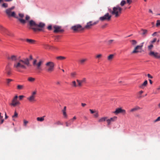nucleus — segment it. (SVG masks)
Returning <instances> with one entry per match:
<instances>
[{"mask_svg": "<svg viewBox=\"0 0 160 160\" xmlns=\"http://www.w3.org/2000/svg\"><path fill=\"white\" fill-rule=\"evenodd\" d=\"M71 85L72 87H78V84H76V82L75 81H73L72 82L71 84Z\"/></svg>", "mask_w": 160, "mask_h": 160, "instance_id": "obj_28", "label": "nucleus"}, {"mask_svg": "<svg viewBox=\"0 0 160 160\" xmlns=\"http://www.w3.org/2000/svg\"><path fill=\"white\" fill-rule=\"evenodd\" d=\"M125 3H126V1H125L122 0L120 3V5L122 6H123L124 5V4H125Z\"/></svg>", "mask_w": 160, "mask_h": 160, "instance_id": "obj_42", "label": "nucleus"}, {"mask_svg": "<svg viewBox=\"0 0 160 160\" xmlns=\"http://www.w3.org/2000/svg\"><path fill=\"white\" fill-rule=\"evenodd\" d=\"M17 89H24V86L22 85H18L17 86Z\"/></svg>", "mask_w": 160, "mask_h": 160, "instance_id": "obj_36", "label": "nucleus"}, {"mask_svg": "<svg viewBox=\"0 0 160 160\" xmlns=\"http://www.w3.org/2000/svg\"><path fill=\"white\" fill-rule=\"evenodd\" d=\"M37 62V60L34 59L33 62V65L36 67V70L39 72L40 71L42 70L41 66L43 63V61L42 60H40L38 63Z\"/></svg>", "mask_w": 160, "mask_h": 160, "instance_id": "obj_6", "label": "nucleus"}, {"mask_svg": "<svg viewBox=\"0 0 160 160\" xmlns=\"http://www.w3.org/2000/svg\"><path fill=\"white\" fill-rule=\"evenodd\" d=\"M141 31L142 32V35L143 36H145L148 32V30L146 29H142Z\"/></svg>", "mask_w": 160, "mask_h": 160, "instance_id": "obj_23", "label": "nucleus"}, {"mask_svg": "<svg viewBox=\"0 0 160 160\" xmlns=\"http://www.w3.org/2000/svg\"><path fill=\"white\" fill-rule=\"evenodd\" d=\"M98 22V20L94 22H93L92 21H90L87 23L84 28V29H89L91 28L93 26L97 24Z\"/></svg>", "mask_w": 160, "mask_h": 160, "instance_id": "obj_9", "label": "nucleus"}, {"mask_svg": "<svg viewBox=\"0 0 160 160\" xmlns=\"http://www.w3.org/2000/svg\"><path fill=\"white\" fill-rule=\"evenodd\" d=\"M28 121L25 120H23V125L25 126H26L27 124L28 123Z\"/></svg>", "mask_w": 160, "mask_h": 160, "instance_id": "obj_43", "label": "nucleus"}, {"mask_svg": "<svg viewBox=\"0 0 160 160\" xmlns=\"http://www.w3.org/2000/svg\"><path fill=\"white\" fill-rule=\"evenodd\" d=\"M81 105L83 107L85 106L86 105V104L84 103H82Z\"/></svg>", "mask_w": 160, "mask_h": 160, "instance_id": "obj_60", "label": "nucleus"}, {"mask_svg": "<svg viewBox=\"0 0 160 160\" xmlns=\"http://www.w3.org/2000/svg\"><path fill=\"white\" fill-rule=\"evenodd\" d=\"M147 76L149 78H153V77L150 74H147Z\"/></svg>", "mask_w": 160, "mask_h": 160, "instance_id": "obj_52", "label": "nucleus"}, {"mask_svg": "<svg viewBox=\"0 0 160 160\" xmlns=\"http://www.w3.org/2000/svg\"><path fill=\"white\" fill-rule=\"evenodd\" d=\"M52 27L51 25H49L48 27V29L49 30H51L52 29Z\"/></svg>", "mask_w": 160, "mask_h": 160, "instance_id": "obj_54", "label": "nucleus"}, {"mask_svg": "<svg viewBox=\"0 0 160 160\" xmlns=\"http://www.w3.org/2000/svg\"><path fill=\"white\" fill-rule=\"evenodd\" d=\"M7 59L11 61H16L17 60V56L14 55H8L7 56Z\"/></svg>", "mask_w": 160, "mask_h": 160, "instance_id": "obj_15", "label": "nucleus"}, {"mask_svg": "<svg viewBox=\"0 0 160 160\" xmlns=\"http://www.w3.org/2000/svg\"><path fill=\"white\" fill-rule=\"evenodd\" d=\"M160 26V20H158L157 21V22L156 23V26L158 27Z\"/></svg>", "mask_w": 160, "mask_h": 160, "instance_id": "obj_41", "label": "nucleus"}, {"mask_svg": "<svg viewBox=\"0 0 160 160\" xmlns=\"http://www.w3.org/2000/svg\"><path fill=\"white\" fill-rule=\"evenodd\" d=\"M143 42L142 43V45H138L137 46L134 48L133 51L132 52V53H137L138 52H140L139 50H141L142 48V47L143 46Z\"/></svg>", "mask_w": 160, "mask_h": 160, "instance_id": "obj_18", "label": "nucleus"}, {"mask_svg": "<svg viewBox=\"0 0 160 160\" xmlns=\"http://www.w3.org/2000/svg\"><path fill=\"white\" fill-rule=\"evenodd\" d=\"M66 107L65 106L64 108L62 110L63 115L64 118H67V115L66 112Z\"/></svg>", "mask_w": 160, "mask_h": 160, "instance_id": "obj_24", "label": "nucleus"}, {"mask_svg": "<svg viewBox=\"0 0 160 160\" xmlns=\"http://www.w3.org/2000/svg\"><path fill=\"white\" fill-rule=\"evenodd\" d=\"M102 54H99L96 56L95 58L96 59H100L102 58Z\"/></svg>", "mask_w": 160, "mask_h": 160, "instance_id": "obj_37", "label": "nucleus"}, {"mask_svg": "<svg viewBox=\"0 0 160 160\" xmlns=\"http://www.w3.org/2000/svg\"><path fill=\"white\" fill-rule=\"evenodd\" d=\"M14 8H15V7L14 6H12V7H11L10 8H8V9H9L12 10Z\"/></svg>", "mask_w": 160, "mask_h": 160, "instance_id": "obj_58", "label": "nucleus"}, {"mask_svg": "<svg viewBox=\"0 0 160 160\" xmlns=\"http://www.w3.org/2000/svg\"><path fill=\"white\" fill-rule=\"evenodd\" d=\"M149 82H150V84H152V81L151 79H149Z\"/></svg>", "mask_w": 160, "mask_h": 160, "instance_id": "obj_61", "label": "nucleus"}, {"mask_svg": "<svg viewBox=\"0 0 160 160\" xmlns=\"http://www.w3.org/2000/svg\"><path fill=\"white\" fill-rule=\"evenodd\" d=\"M45 117V116H44L41 117H38L37 118V120L38 121L42 122L44 120V118Z\"/></svg>", "mask_w": 160, "mask_h": 160, "instance_id": "obj_26", "label": "nucleus"}, {"mask_svg": "<svg viewBox=\"0 0 160 160\" xmlns=\"http://www.w3.org/2000/svg\"><path fill=\"white\" fill-rule=\"evenodd\" d=\"M107 119H108V118L107 117H102L99 119L98 120V122H104L105 121H107Z\"/></svg>", "mask_w": 160, "mask_h": 160, "instance_id": "obj_25", "label": "nucleus"}, {"mask_svg": "<svg viewBox=\"0 0 160 160\" xmlns=\"http://www.w3.org/2000/svg\"><path fill=\"white\" fill-rule=\"evenodd\" d=\"M28 80L29 82H33L35 81V79L33 78L29 77L28 78Z\"/></svg>", "mask_w": 160, "mask_h": 160, "instance_id": "obj_33", "label": "nucleus"}, {"mask_svg": "<svg viewBox=\"0 0 160 160\" xmlns=\"http://www.w3.org/2000/svg\"><path fill=\"white\" fill-rule=\"evenodd\" d=\"M29 28L32 30L34 31H42L45 26V24L43 22H40L38 24L33 20H31L28 21Z\"/></svg>", "mask_w": 160, "mask_h": 160, "instance_id": "obj_3", "label": "nucleus"}, {"mask_svg": "<svg viewBox=\"0 0 160 160\" xmlns=\"http://www.w3.org/2000/svg\"><path fill=\"white\" fill-rule=\"evenodd\" d=\"M153 47V44L150 43V45L148 46V49L149 50H151L152 49Z\"/></svg>", "mask_w": 160, "mask_h": 160, "instance_id": "obj_40", "label": "nucleus"}, {"mask_svg": "<svg viewBox=\"0 0 160 160\" xmlns=\"http://www.w3.org/2000/svg\"><path fill=\"white\" fill-rule=\"evenodd\" d=\"M77 75V73L76 72H74L71 73V77L72 78H75Z\"/></svg>", "mask_w": 160, "mask_h": 160, "instance_id": "obj_34", "label": "nucleus"}, {"mask_svg": "<svg viewBox=\"0 0 160 160\" xmlns=\"http://www.w3.org/2000/svg\"><path fill=\"white\" fill-rule=\"evenodd\" d=\"M158 108L160 109V102L158 105Z\"/></svg>", "mask_w": 160, "mask_h": 160, "instance_id": "obj_63", "label": "nucleus"}, {"mask_svg": "<svg viewBox=\"0 0 160 160\" xmlns=\"http://www.w3.org/2000/svg\"><path fill=\"white\" fill-rule=\"evenodd\" d=\"M61 82L59 81H57L56 82V84L58 85H60L61 84Z\"/></svg>", "mask_w": 160, "mask_h": 160, "instance_id": "obj_49", "label": "nucleus"}, {"mask_svg": "<svg viewBox=\"0 0 160 160\" xmlns=\"http://www.w3.org/2000/svg\"><path fill=\"white\" fill-rule=\"evenodd\" d=\"M157 32H155L153 33V34H152V36H155L156 35V33Z\"/></svg>", "mask_w": 160, "mask_h": 160, "instance_id": "obj_62", "label": "nucleus"}, {"mask_svg": "<svg viewBox=\"0 0 160 160\" xmlns=\"http://www.w3.org/2000/svg\"><path fill=\"white\" fill-rule=\"evenodd\" d=\"M107 43L108 45H110L113 43H115V42L114 40H109L107 41Z\"/></svg>", "mask_w": 160, "mask_h": 160, "instance_id": "obj_29", "label": "nucleus"}, {"mask_svg": "<svg viewBox=\"0 0 160 160\" xmlns=\"http://www.w3.org/2000/svg\"><path fill=\"white\" fill-rule=\"evenodd\" d=\"M94 113V116L95 118H97L98 117V112L96 111Z\"/></svg>", "mask_w": 160, "mask_h": 160, "instance_id": "obj_47", "label": "nucleus"}, {"mask_svg": "<svg viewBox=\"0 0 160 160\" xmlns=\"http://www.w3.org/2000/svg\"><path fill=\"white\" fill-rule=\"evenodd\" d=\"M115 114H118L120 113H125L126 111L124 109H122L121 108H118L116 109V110L113 112Z\"/></svg>", "mask_w": 160, "mask_h": 160, "instance_id": "obj_20", "label": "nucleus"}, {"mask_svg": "<svg viewBox=\"0 0 160 160\" xmlns=\"http://www.w3.org/2000/svg\"><path fill=\"white\" fill-rule=\"evenodd\" d=\"M140 109V108L138 106H136L135 108H132L130 110V112H133L136 111Z\"/></svg>", "mask_w": 160, "mask_h": 160, "instance_id": "obj_27", "label": "nucleus"}, {"mask_svg": "<svg viewBox=\"0 0 160 160\" xmlns=\"http://www.w3.org/2000/svg\"><path fill=\"white\" fill-rule=\"evenodd\" d=\"M37 93L36 91L33 92L31 95L27 98V99L31 102H33L36 101L35 97Z\"/></svg>", "mask_w": 160, "mask_h": 160, "instance_id": "obj_11", "label": "nucleus"}, {"mask_svg": "<svg viewBox=\"0 0 160 160\" xmlns=\"http://www.w3.org/2000/svg\"><path fill=\"white\" fill-rule=\"evenodd\" d=\"M65 124H66V127H68V126H70L71 124V123H69L67 122H66Z\"/></svg>", "mask_w": 160, "mask_h": 160, "instance_id": "obj_51", "label": "nucleus"}, {"mask_svg": "<svg viewBox=\"0 0 160 160\" xmlns=\"http://www.w3.org/2000/svg\"><path fill=\"white\" fill-rule=\"evenodd\" d=\"M89 111L92 114H93L97 111L95 110H94L91 109H89Z\"/></svg>", "mask_w": 160, "mask_h": 160, "instance_id": "obj_48", "label": "nucleus"}, {"mask_svg": "<svg viewBox=\"0 0 160 160\" xmlns=\"http://www.w3.org/2000/svg\"><path fill=\"white\" fill-rule=\"evenodd\" d=\"M127 3L129 4H130L132 2V1L131 0H127Z\"/></svg>", "mask_w": 160, "mask_h": 160, "instance_id": "obj_56", "label": "nucleus"}, {"mask_svg": "<svg viewBox=\"0 0 160 160\" xmlns=\"http://www.w3.org/2000/svg\"><path fill=\"white\" fill-rule=\"evenodd\" d=\"M143 92L142 91H141L139 92V94L140 95ZM141 96H139V97H140Z\"/></svg>", "mask_w": 160, "mask_h": 160, "instance_id": "obj_57", "label": "nucleus"}, {"mask_svg": "<svg viewBox=\"0 0 160 160\" xmlns=\"http://www.w3.org/2000/svg\"><path fill=\"white\" fill-rule=\"evenodd\" d=\"M87 79L86 78H83L81 80L77 79L76 82L78 83V87H82L83 84L87 83Z\"/></svg>", "mask_w": 160, "mask_h": 160, "instance_id": "obj_13", "label": "nucleus"}, {"mask_svg": "<svg viewBox=\"0 0 160 160\" xmlns=\"http://www.w3.org/2000/svg\"><path fill=\"white\" fill-rule=\"evenodd\" d=\"M46 65L48 72H50L53 71L54 64L53 62H48L46 64Z\"/></svg>", "mask_w": 160, "mask_h": 160, "instance_id": "obj_7", "label": "nucleus"}, {"mask_svg": "<svg viewBox=\"0 0 160 160\" xmlns=\"http://www.w3.org/2000/svg\"><path fill=\"white\" fill-rule=\"evenodd\" d=\"M76 119V117L75 116H74L73 117V118L71 120H75Z\"/></svg>", "mask_w": 160, "mask_h": 160, "instance_id": "obj_64", "label": "nucleus"}, {"mask_svg": "<svg viewBox=\"0 0 160 160\" xmlns=\"http://www.w3.org/2000/svg\"><path fill=\"white\" fill-rule=\"evenodd\" d=\"M157 40V39L156 38H154L153 39V40L150 42V43L152 44L155 42Z\"/></svg>", "mask_w": 160, "mask_h": 160, "instance_id": "obj_45", "label": "nucleus"}, {"mask_svg": "<svg viewBox=\"0 0 160 160\" xmlns=\"http://www.w3.org/2000/svg\"><path fill=\"white\" fill-rule=\"evenodd\" d=\"M148 84V81L147 80H145V81L141 85H139V87L140 89H144Z\"/></svg>", "mask_w": 160, "mask_h": 160, "instance_id": "obj_21", "label": "nucleus"}, {"mask_svg": "<svg viewBox=\"0 0 160 160\" xmlns=\"http://www.w3.org/2000/svg\"><path fill=\"white\" fill-rule=\"evenodd\" d=\"M114 56V55L113 54H110L108 57V60L109 61H111L113 58Z\"/></svg>", "mask_w": 160, "mask_h": 160, "instance_id": "obj_31", "label": "nucleus"}, {"mask_svg": "<svg viewBox=\"0 0 160 160\" xmlns=\"http://www.w3.org/2000/svg\"><path fill=\"white\" fill-rule=\"evenodd\" d=\"M117 117L116 116H114L113 117L110 118V119L107 120V122L108 123V125H109L111 124V123L115 121L117 119Z\"/></svg>", "mask_w": 160, "mask_h": 160, "instance_id": "obj_19", "label": "nucleus"}, {"mask_svg": "<svg viewBox=\"0 0 160 160\" xmlns=\"http://www.w3.org/2000/svg\"><path fill=\"white\" fill-rule=\"evenodd\" d=\"M26 40L27 42L30 44H34L36 42L35 40L32 39H27Z\"/></svg>", "mask_w": 160, "mask_h": 160, "instance_id": "obj_22", "label": "nucleus"}, {"mask_svg": "<svg viewBox=\"0 0 160 160\" xmlns=\"http://www.w3.org/2000/svg\"><path fill=\"white\" fill-rule=\"evenodd\" d=\"M122 8L120 7L118 5L113 8L112 10L111 9L108 8L109 12L112 15H114L115 17H117L119 16L121 13Z\"/></svg>", "mask_w": 160, "mask_h": 160, "instance_id": "obj_4", "label": "nucleus"}, {"mask_svg": "<svg viewBox=\"0 0 160 160\" xmlns=\"http://www.w3.org/2000/svg\"><path fill=\"white\" fill-rule=\"evenodd\" d=\"M111 15H110L108 13H107L103 16L100 17L99 20L101 21H109L111 19Z\"/></svg>", "mask_w": 160, "mask_h": 160, "instance_id": "obj_8", "label": "nucleus"}, {"mask_svg": "<svg viewBox=\"0 0 160 160\" xmlns=\"http://www.w3.org/2000/svg\"><path fill=\"white\" fill-rule=\"evenodd\" d=\"M87 58H83L82 59H80L79 62H80V63L81 64H82L84 63L87 61Z\"/></svg>", "mask_w": 160, "mask_h": 160, "instance_id": "obj_32", "label": "nucleus"}, {"mask_svg": "<svg viewBox=\"0 0 160 160\" xmlns=\"http://www.w3.org/2000/svg\"><path fill=\"white\" fill-rule=\"evenodd\" d=\"M32 59V57L31 55L29 56V59L26 58L19 59L18 62L13 64V68L16 71L18 72H21V69H26L27 67L25 65L27 66H29L30 60Z\"/></svg>", "mask_w": 160, "mask_h": 160, "instance_id": "obj_1", "label": "nucleus"}, {"mask_svg": "<svg viewBox=\"0 0 160 160\" xmlns=\"http://www.w3.org/2000/svg\"><path fill=\"white\" fill-rule=\"evenodd\" d=\"M149 55L152 57H153L156 58L160 59V54L157 52L151 51L149 53Z\"/></svg>", "mask_w": 160, "mask_h": 160, "instance_id": "obj_17", "label": "nucleus"}, {"mask_svg": "<svg viewBox=\"0 0 160 160\" xmlns=\"http://www.w3.org/2000/svg\"><path fill=\"white\" fill-rule=\"evenodd\" d=\"M13 80L11 79H6V83L8 85L10 82L12 81Z\"/></svg>", "mask_w": 160, "mask_h": 160, "instance_id": "obj_38", "label": "nucleus"}, {"mask_svg": "<svg viewBox=\"0 0 160 160\" xmlns=\"http://www.w3.org/2000/svg\"><path fill=\"white\" fill-rule=\"evenodd\" d=\"M71 29L74 32H78L84 30V28H83L81 25L78 24L72 26Z\"/></svg>", "mask_w": 160, "mask_h": 160, "instance_id": "obj_5", "label": "nucleus"}, {"mask_svg": "<svg viewBox=\"0 0 160 160\" xmlns=\"http://www.w3.org/2000/svg\"><path fill=\"white\" fill-rule=\"evenodd\" d=\"M2 7L4 8H6L8 7V5L6 3H3L2 5Z\"/></svg>", "mask_w": 160, "mask_h": 160, "instance_id": "obj_46", "label": "nucleus"}, {"mask_svg": "<svg viewBox=\"0 0 160 160\" xmlns=\"http://www.w3.org/2000/svg\"><path fill=\"white\" fill-rule=\"evenodd\" d=\"M1 119V121H0V124H2L4 121V120L2 118V119Z\"/></svg>", "mask_w": 160, "mask_h": 160, "instance_id": "obj_55", "label": "nucleus"}, {"mask_svg": "<svg viewBox=\"0 0 160 160\" xmlns=\"http://www.w3.org/2000/svg\"><path fill=\"white\" fill-rule=\"evenodd\" d=\"M8 117L7 116L6 112H5V118L6 119H7L8 118Z\"/></svg>", "mask_w": 160, "mask_h": 160, "instance_id": "obj_59", "label": "nucleus"}, {"mask_svg": "<svg viewBox=\"0 0 160 160\" xmlns=\"http://www.w3.org/2000/svg\"><path fill=\"white\" fill-rule=\"evenodd\" d=\"M24 97V96L23 95H21L19 96V98L20 100H22V99Z\"/></svg>", "mask_w": 160, "mask_h": 160, "instance_id": "obj_53", "label": "nucleus"}, {"mask_svg": "<svg viewBox=\"0 0 160 160\" xmlns=\"http://www.w3.org/2000/svg\"><path fill=\"white\" fill-rule=\"evenodd\" d=\"M160 120V117H158L157 119L154 121V122H156Z\"/></svg>", "mask_w": 160, "mask_h": 160, "instance_id": "obj_50", "label": "nucleus"}, {"mask_svg": "<svg viewBox=\"0 0 160 160\" xmlns=\"http://www.w3.org/2000/svg\"><path fill=\"white\" fill-rule=\"evenodd\" d=\"M12 10L8 8L5 11V12L8 17H13L17 19L22 24H25L26 21H28L30 18V17L28 15H26L25 17V20L23 18L24 16V15L23 13H18V16L16 15V13L12 11Z\"/></svg>", "mask_w": 160, "mask_h": 160, "instance_id": "obj_2", "label": "nucleus"}, {"mask_svg": "<svg viewBox=\"0 0 160 160\" xmlns=\"http://www.w3.org/2000/svg\"><path fill=\"white\" fill-rule=\"evenodd\" d=\"M130 41L133 45H135L137 43V42L135 40H131Z\"/></svg>", "mask_w": 160, "mask_h": 160, "instance_id": "obj_39", "label": "nucleus"}, {"mask_svg": "<svg viewBox=\"0 0 160 160\" xmlns=\"http://www.w3.org/2000/svg\"><path fill=\"white\" fill-rule=\"evenodd\" d=\"M10 64V63H8L6 66L5 69V73L8 76H10L12 74V69Z\"/></svg>", "mask_w": 160, "mask_h": 160, "instance_id": "obj_10", "label": "nucleus"}, {"mask_svg": "<svg viewBox=\"0 0 160 160\" xmlns=\"http://www.w3.org/2000/svg\"><path fill=\"white\" fill-rule=\"evenodd\" d=\"M55 124L58 125H63L62 123L61 122L59 121H58L57 122H55Z\"/></svg>", "mask_w": 160, "mask_h": 160, "instance_id": "obj_44", "label": "nucleus"}, {"mask_svg": "<svg viewBox=\"0 0 160 160\" xmlns=\"http://www.w3.org/2000/svg\"><path fill=\"white\" fill-rule=\"evenodd\" d=\"M18 117V114L16 111H15L14 113V115L12 117V120L15 121V118H17Z\"/></svg>", "mask_w": 160, "mask_h": 160, "instance_id": "obj_30", "label": "nucleus"}, {"mask_svg": "<svg viewBox=\"0 0 160 160\" xmlns=\"http://www.w3.org/2000/svg\"><path fill=\"white\" fill-rule=\"evenodd\" d=\"M54 30L53 32L55 33L58 32H63L64 31V29L62 28L61 27L57 25H55L53 26Z\"/></svg>", "mask_w": 160, "mask_h": 160, "instance_id": "obj_16", "label": "nucleus"}, {"mask_svg": "<svg viewBox=\"0 0 160 160\" xmlns=\"http://www.w3.org/2000/svg\"><path fill=\"white\" fill-rule=\"evenodd\" d=\"M57 59L60 60H62L63 59H65L66 58L65 57L62 56H59L57 57Z\"/></svg>", "mask_w": 160, "mask_h": 160, "instance_id": "obj_35", "label": "nucleus"}, {"mask_svg": "<svg viewBox=\"0 0 160 160\" xmlns=\"http://www.w3.org/2000/svg\"><path fill=\"white\" fill-rule=\"evenodd\" d=\"M0 31L1 33L8 36H11L10 32L2 26L0 25Z\"/></svg>", "mask_w": 160, "mask_h": 160, "instance_id": "obj_14", "label": "nucleus"}, {"mask_svg": "<svg viewBox=\"0 0 160 160\" xmlns=\"http://www.w3.org/2000/svg\"><path fill=\"white\" fill-rule=\"evenodd\" d=\"M18 98V96L16 95L12 100L11 103L9 104L10 105L15 107L17 105H19L20 103L17 100Z\"/></svg>", "mask_w": 160, "mask_h": 160, "instance_id": "obj_12", "label": "nucleus"}]
</instances>
